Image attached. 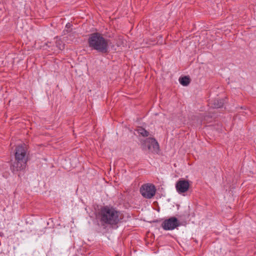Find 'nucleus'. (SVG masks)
<instances>
[{
	"label": "nucleus",
	"mask_w": 256,
	"mask_h": 256,
	"mask_svg": "<svg viewBox=\"0 0 256 256\" xmlns=\"http://www.w3.org/2000/svg\"><path fill=\"white\" fill-rule=\"evenodd\" d=\"M156 191L154 185L150 184H144L140 188V194L146 198H151L153 197L156 194Z\"/></svg>",
	"instance_id": "obj_4"
},
{
	"label": "nucleus",
	"mask_w": 256,
	"mask_h": 256,
	"mask_svg": "<svg viewBox=\"0 0 256 256\" xmlns=\"http://www.w3.org/2000/svg\"><path fill=\"white\" fill-rule=\"evenodd\" d=\"M180 226V222L175 217L164 220L162 224V228L166 230H173Z\"/></svg>",
	"instance_id": "obj_6"
},
{
	"label": "nucleus",
	"mask_w": 256,
	"mask_h": 256,
	"mask_svg": "<svg viewBox=\"0 0 256 256\" xmlns=\"http://www.w3.org/2000/svg\"><path fill=\"white\" fill-rule=\"evenodd\" d=\"M108 40L104 38L102 34L98 32L92 34L88 39L89 46L92 49L102 53L108 52Z\"/></svg>",
	"instance_id": "obj_2"
},
{
	"label": "nucleus",
	"mask_w": 256,
	"mask_h": 256,
	"mask_svg": "<svg viewBox=\"0 0 256 256\" xmlns=\"http://www.w3.org/2000/svg\"><path fill=\"white\" fill-rule=\"evenodd\" d=\"M102 224L111 226L116 225L122 218L120 212L110 206L102 207L98 213Z\"/></svg>",
	"instance_id": "obj_1"
},
{
	"label": "nucleus",
	"mask_w": 256,
	"mask_h": 256,
	"mask_svg": "<svg viewBox=\"0 0 256 256\" xmlns=\"http://www.w3.org/2000/svg\"><path fill=\"white\" fill-rule=\"evenodd\" d=\"M222 106V104L221 102L220 103L218 102V104H216L215 103L214 104V107L215 108H220Z\"/></svg>",
	"instance_id": "obj_10"
},
{
	"label": "nucleus",
	"mask_w": 256,
	"mask_h": 256,
	"mask_svg": "<svg viewBox=\"0 0 256 256\" xmlns=\"http://www.w3.org/2000/svg\"><path fill=\"white\" fill-rule=\"evenodd\" d=\"M144 148H147L152 152H157L159 150V144L154 138H146L142 143Z\"/></svg>",
	"instance_id": "obj_5"
},
{
	"label": "nucleus",
	"mask_w": 256,
	"mask_h": 256,
	"mask_svg": "<svg viewBox=\"0 0 256 256\" xmlns=\"http://www.w3.org/2000/svg\"><path fill=\"white\" fill-rule=\"evenodd\" d=\"M137 131L140 134L143 136H148L149 134L148 132L142 128H139L137 130Z\"/></svg>",
	"instance_id": "obj_9"
},
{
	"label": "nucleus",
	"mask_w": 256,
	"mask_h": 256,
	"mask_svg": "<svg viewBox=\"0 0 256 256\" xmlns=\"http://www.w3.org/2000/svg\"><path fill=\"white\" fill-rule=\"evenodd\" d=\"M25 146L20 145L16 148L15 161L12 163L10 168L13 172L20 171L26 167L27 156Z\"/></svg>",
	"instance_id": "obj_3"
},
{
	"label": "nucleus",
	"mask_w": 256,
	"mask_h": 256,
	"mask_svg": "<svg viewBox=\"0 0 256 256\" xmlns=\"http://www.w3.org/2000/svg\"><path fill=\"white\" fill-rule=\"evenodd\" d=\"M190 187V181L184 178H180L176 184V192L179 194H183L186 192Z\"/></svg>",
	"instance_id": "obj_7"
},
{
	"label": "nucleus",
	"mask_w": 256,
	"mask_h": 256,
	"mask_svg": "<svg viewBox=\"0 0 256 256\" xmlns=\"http://www.w3.org/2000/svg\"><path fill=\"white\" fill-rule=\"evenodd\" d=\"M179 82L182 85L187 86L190 82V80L188 76H184L179 78Z\"/></svg>",
	"instance_id": "obj_8"
},
{
	"label": "nucleus",
	"mask_w": 256,
	"mask_h": 256,
	"mask_svg": "<svg viewBox=\"0 0 256 256\" xmlns=\"http://www.w3.org/2000/svg\"><path fill=\"white\" fill-rule=\"evenodd\" d=\"M70 26V24L68 23V24H66V28H69Z\"/></svg>",
	"instance_id": "obj_11"
}]
</instances>
